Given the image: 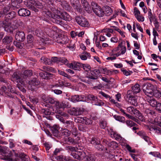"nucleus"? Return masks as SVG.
<instances>
[{"instance_id": "58836bf2", "label": "nucleus", "mask_w": 161, "mask_h": 161, "mask_svg": "<svg viewBox=\"0 0 161 161\" xmlns=\"http://www.w3.org/2000/svg\"><path fill=\"white\" fill-rule=\"evenodd\" d=\"M80 139V138L79 137H77V139L74 140V139L69 137H68L67 139L68 142L69 143H72L73 144H76L78 143V141Z\"/></svg>"}, {"instance_id": "09e8293b", "label": "nucleus", "mask_w": 161, "mask_h": 161, "mask_svg": "<svg viewBox=\"0 0 161 161\" xmlns=\"http://www.w3.org/2000/svg\"><path fill=\"white\" fill-rule=\"evenodd\" d=\"M148 17L151 23L154 21V19L153 16L151 12V9H149L148 12Z\"/></svg>"}, {"instance_id": "39448f33", "label": "nucleus", "mask_w": 161, "mask_h": 161, "mask_svg": "<svg viewBox=\"0 0 161 161\" xmlns=\"http://www.w3.org/2000/svg\"><path fill=\"white\" fill-rule=\"evenodd\" d=\"M125 98L128 102L132 105L135 106L137 105L136 97L134 96L131 91L129 90L128 91Z\"/></svg>"}, {"instance_id": "13d9d810", "label": "nucleus", "mask_w": 161, "mask_h": 161, "mask_svg": "<svg viewBox=\"0 0 161 161\" xmlns=\"http://www.w3.org/2000/svg\"><path fill=\"white\" fill-rule=\"evenodd\" d=\"M101 127L102 129H105L107 125V123L106 121L104 120H102L100 122V124Z\"/></svg>"}, {"instance_id": "052dcab7", "label": "nucleus", "mask_w": 161, "mask_h": 161, "mask_svg": "<svg viewBox=\"0 0 161 161\" xmlns=\"http://www.w3.org/2000/svg\"><path fill=\"white\" fill-rule=\"evenodd\" d=\"M87 159L88 161H95L96 159V157L93 154L89 156Z\"/></svg>"}, {"instance_id": "c756f323", "label": "nucleus", "mask_w": 161, "mask_h": 161, "mask_svg": "<svg viewBox=\"0 0 161 161\" xmlns=\"http://www.w3.org/2000/svg\"><path fill=\"white\" fill-rule=\"evenodd\" d=\"M41 62L45 64L51 65L50 59L48 58L45 57H42L41 59Z\"/></svg>"}, {"instance_id": "4d7b16f0", "label": "nucleus", "mask_w": 161, "mask_h": 161, "mask_svg": "<svg viewBox=\"0 0 161 161\" xmlns=\"http://www.w3.org/2000/svg\"><path fill=\"white\" fill-rule=\"evenodd\" d=\"M59 58L56 57H52L51 59H50V60H51V65L52 64L53 62L55 63L57 62L58 61L59 62Z\"/></svg>"}, {"instance_id": "4468645a", "label": "nucleus", "mask_w": 161, "mask_h": 161, "mask_svg": "<svg viewBox=\"0 0 161 161\" xmlns=\"http://www.w3.org/2000/svg\"><path fill=\"white\" fill-rule=\"evenodd\" d=\"M15 38L18 41H23L25 39V34L24 32L21 31H17L15 36Z\"/></svg>"}, {"instance_id": "72a5a7b5", "label": "nucleus", "mask_w": 161, "mask_h": 161, "mask_svg": "<svg viewBox=\"0 0 161 161\" xmlns=\"http://www.w3.org/2000/svg\"><path fill=\"white\" fill-rule=\"evenodd\" d=\"M132 89L133 91V93L134 92V93H137L140 91V86L138 84H136L134 86H132Z\"/></svg>"}, {"instance_id": "c03bdc74", "label": "nucleus", "mask_w": 161, "mask_h": 161, "mask_svg": "<svg viewBox=\"0 0 161 161\" xmlns=\"http://www.w3.org/2000/svg\"><path fill=\"white\" fill-rule=\"evenodd\" d=\"M114 117L116 120L122 122H124L125 120V117L122 116L115 115L114 116Z\"/></svg>"}, {"instance_id": "7c9ffc66", "label": "nucleus", "mask_w": 161, "mask_h": 161, "mask_svg": "<svg viewBox=\"0 0 161 161\" xmlns=\"http://www.w3.org/2000/svg\"><path fill=\"white\" fill-rule=\"evenodd\" d=\"M43 70L42 71H44L45 72H47V71L52 72H54L55 71L54 68L50 66H44L42 67Z\"/></svg>"}, {"instance_id": "f03ea898", "label": "nucleus", "mask_w": 161, "mask_h": 161, "mask_svg": "<svg viewBox=\"0 0 161 161\" xmlns=\"http://www.w3.org/2000/svg\"><path fill=\"white\" fill-rule=\"evenodd\" d=\"M9 7H4L2 11H0V18L4 17L8 19L14 18L16 16V13L14 11L9 12Z\"/></svg>"}, {"instance_id": "6ab92c4d", "label": "nucleus", "mask_w": 161, "mask_h": 161, "mask_svg": "<svg viewBox=\"0 0 161 161\" xmlns=\"http://www.w3.org/2000/svg\"><path fill=\"white\" fill-rule=\"evenodd\" d=\"M24 81L28 77L32 76L33 75L32 71L31 70H25L23 73L21 74Z\"/></svg>"}, {"instance_id": "a878e982", "label": "nucleus", "mask_w": 161, "mask_h": 161, "mask_svg": "<svg viewBox=\"0 0 161 161\" xmlns=\"http://www.w3.org/2000/svg\"><path fill=\"white\" fill-rule=\"evenodd\" d=\"M70 2L74 8L80 9V5L78 0H70Z\"/></svg>"}, {"instance_id": "2f4dec72", "label": "nucleus", "mask_w": 161, "mask_h": 161, "mask_svg": "<svg viewBox=\"0 0 161 161\" xmlns=\"http://www.w3.org/2000/svg\"><path fill=\"white\" fill-rule=\"evenodd\" d=\"M57 101L55 100L54 99L51 97H47L44 100V102L47 103H49L51 104H54L55 105Z\"/></svg>"}, {"instance_id": "4be33fe9", "label": "nucleus", "mask_w": 161, "mask_h": 161, "mask_svg": "<svg viewBox=\"0 0 161 161\" xmlns=\"http://www.w3.org/2000/svg\"><path fill=\"white\" fill-rule=\"evenodd\" d=\"M82 112L80 110V109L78 108H74L71 110L69 113L71 115H79L81 114Z\"/></svg>"}, {"instance_id": "412c9836", "label": "nucleus", "mask_w": 161, "mask_h": 161, "mask_svg": "<svg viewBox=\"0 0 161 161\" xmlns=\"http://www.w3.org/2000/svg\"><path fill=\"white\" fill-rule=\"evenodd\" d=\"M64 124V126L66 129L70 130L74 127V122L70 121H66L64 120V122H63Z\"/></svg>"}, {"instance_id": "6e6d98bb", "label": "nucleus", "mask_w": 161, "mask_h": 161, "mask_svg": "<svg viewBox=\"0 0 161 161\" xmlns=\"http://www.w3.org/2000/svg\"><path fill=\"white\" fill-rule=\"evenodd\" d=\"M55 112L56 113L60 114L61 116L64 117H67L68 116V115L67 114L65 113L64 112H63L60 110H58V109L56 110Z\"/></svg>"}, {"instance_id": "ddd939ff", "label": "nucleus", "mask_w": 161, "mask_h": 161, "mask_svg": "<svg viewBox=\"0 0 161 161\" xmlns=\"http://www.w3.org/2000/svg\"><path fill=\"white\" fill-rule=\"evenodd\" d=\"M55 106L58 108H69V103L68 102L64 101L60 103L59 101H57Z\"/></svg>"}, {"instance_id": "b1692460", "label": "nucleus", "mask_w": 161, "mask_h": 161, "mask_svg": "<svg viewBox=\"0 0 161 161\" xmlns=\"http://www.w3.org/2000/svg\"><path fill=\"white\" fill-rule=\"evenodd\" d=\"M151 97V96H150L147 98V101L152 107H155L156 106V104H157V102L154 99Z\"/></svg>"}, {"instance_id": "9d476101", "label": "nucleus", "mask_w": 161, "mask_h": 161, "mask_svg": "<svg viewBox=\"0 0 161 161\" xmlns=\"http://www.w3.org/2000/svg\"><path fill=\"white\" fill-rule=\"evenodd\" d=\"M127 110L131 114H135L140 120H142L143 119L142 114L138 110L135 109L133 107L130 106L128 107Z\"/></svg>"}, {"instance_id": "37998d69", "label": "nucleus", "mask_w": 161, "mask_h": 161, "mask_svg": "<svg viewBox=\"0 0 161 161\" xmlns=\"http://www.w3.org/2000/svg\"><path fill=\"white\" fill-rule=\"evenodd\" d=\"M87 99L91 101L96 102L97 100H98V98L97 97L92 94H89L87 96Z\"/></svg>"}, {"instance_id": "e433bc0d", "label": "nucleus", "mask_w": 161, "mask_h": 161, "mask_svg": "<svg viewBox=\"0 0 161 161\" xmlns=\"http://www.w3.org/2000/svg\"><path fill=\"white\" fill-rule=\"evenodd\" d=\"M101 69H95L91 71V75L95 76L96 77L98 78V75L101 73Z\"/></svg>"}, {"instance_id": "a19ab883", "label": "nucleus", "mask_w": 161, "mask_h": 161, "mask_svg": "<svg viewBox=\"0 0 161 161\" xmlns=\"http://www.w3.org/2000/svg\"><path fill=\"white\" fill-rule=\"evenodd\" d=\"M27 39L28 43L27 44L26 46L28 47L30 45L31 43L33 42V36L31 34H29L27 36Z\"/></svg>"}, {"instance_id": "ea45409f", "label": "nucleus", "mask_w": 161, "mask_h": 161, "mask_svg": "<svg viewBox=\"0 0 161 161\" xmlns=\"http://www.w3.org/2000/svg\"><path fill=\"white\" fill-rule=\"evenodd\" d=\"M81 64L79 62H75L73 63L72 69L75 70H79L80 69V66Z\"/></svg>"}, {"instance_id": "3c124183", "label": "nucleus", "mask_w": 161, "mask_h": 161, "mask_svg": "<svg viewBox=\"0 0 161 161\" xmlns=\"http://www.w3.org/2000/svg\"><path fill=\"white\" fill-rule=\"evenodd\" d=\"M126 123L127 125L130 127H131L133 126H135L136 125V123L133 122L132 121L130 120L126 121Z\"/></svg>"}, {"instance_id": "8fccbe9b", "label": "nucleus", "mask_w": 161, "mask_h": 161, "mask_svg": "<svg viewBox=\"0 0 161 161\" xmlns=\"http://www.w3.org/2000/svg\"><path fill=\"white\" fill-rule=\"evenodd\" d=\"M53 76V74L48 72H46L45 73V76L44 79L48 80Z\"/></svg>"}, {"instance_id": "774afa93", "label": "nucleus", "mask_w": 161, "mask_h": 161, "mask_svg": "<svg viewBox=\"0 0 161 161\" xmlns=\"http://www.w3.org/2000/svg\"><path fill=\"white\" fill-rule=\"evenodd\" d=\"M126 116L136 122L138 123V122L139 121L137 119L132 116L130 115L129 114H126Z\"/></svg>"}, {"instance_id": "5fc2aeb1", "label": "nucleus", "mask_w": 161, "mask_h": 161, "mask_svg": "<svg viewBox=\"0 0 161 161\" xmlns=\"http://www.w3.org/2000/svg\"><path fill=\"white\" fill-rule=\"evenodd\" d=\"M70 130V131L71 132V133L73 135H74L75 136H76L77 131L76 128L75 127V126H74V127H73L72 129H71Z\"/></svg>"}, {"instance_id": "680f3d73", "label": "nucleus", "mask_w": 161, "mask_h": 161, "mask_svg": "<svg viewBox=\"0 0 161 161\" xmlns=\"http://www.w3.org/2000/svg\"><path fill=\"white\" fill-rule=\"evenodd\" d=\"M144 112L147 114H150L151 115H153L155 114V112L154 111L147 108L145 110Z\"/></svg>"}, {"instance_id": "bb28decb", "label": "nucleus", "mask_w": 161, "mask_h": 161, "mask_svg": "<svg viewBox=\"0 0 161 161\" xmlns=\"http://www.w3.org/2000/svg\"><path fill=\"white\" fill-rule=\"evenodd\" d=\"M79 56L81 59L84 60L87 59V58H90L91 57L90 54L86 52H83L79 55Z\"/></svg>"}, {"instance_id": "c85d7f7f", "label": "nucleus", "mask_w": 161, "mask_h": 161, "mask_svg": "<svg viewBox=\"0 0 161 161\" xmlns=\"http://www.w3.org/2000/svg\"><path fill=\"white\" fill-rule=\"evenodd\" d=\"M138 134L143 139L147 142H149L150 139L147 136L145 132L140 131L138 133Z\"/></svg>"}, {"instance_id": "20e7f679", "label": "nucleus", "mask_w": 161, "mask_h": 161, "mask_svg": "<svg viewBox=\"0 0 161 161\" xmlns=\"http://www.w3.org/2000/svg\"><path fill=\"white\" fill-rule=\"evenodd\" d=\"M15 27L14 25H11L8 20L6 19L0 21V28L3 27L8 32H13Z\"/></svg>"}, {"instance_id": "c9c22d12", "label": "nucleus", "mask_w": 161, "mask_h": 161, "mask_svg": "<svg viewBox=\"0 0 161 161\" xmlns=\"http://www.w3.org/2000/svg\"><path fill=\"white\" fill-rule=\"evenodd\" d=\"M67 41V38L64 36L59 37L57 40L58 43L64 44L66 43Z\"/></svg>"}, {"instance_id": "0e129e2a", "label": "nucleus", "mask_w": 161, "mask_h": 161, "mask_svg": "<svg viewBox=\"0 0 161 161\" xmlns=\"http://www.w3.org/2000/svg\"><path fill=\"white\" fill-rule=\"evenodd\" d=\"M108 133L109 135H110L111 137L112 138H113L114 137V135L116 133L114 131L113 129H110L108 130Z\"/></svg>"}, {"instance_id": "79ce46f5", "label": "nucleus", "mask_w": 161, "mask_h": 161, "mask_svg": "<svg viewBox=\"0 0 161 161\" xmlns=\"http://www.w3.org/2000/svg\"><path fill=\"white\" fill-rule=\"evenodd\" d=\"M100 143L99 139L96 138H92L91 141V144L94 145L95 146L97 144H99Z\"/></svg>"}, {"instance_id": "603ef678", "label": "nucleus", "mask_w": 161, "mask_h": 161, "mask_svg": "<svg viewBox=\"0 0 161 161\" xmlns=\"http://www.w3.org/2000/svg\"><path fill=\"white\" fill-rule=\"evenodd\" d=\"M95 103V105L98 106H103L104 105V103L102 100L98 99L97 100Z\"/></svg>"}, {"instance_id": "5701e85b", "label": "nucleus", "mask_w": 161, "mask_h": 161, "mask_svg": "<svg viewBox=\"0 0 161 161\" xmlns=\"http://www.w3.org/2000/svg\"><path fill=\"white\" fill-rule=\"evenodd\" d=\"M16 157H19L20 158L21 161H28L29 157L24 153H21L19 155L17 153H15Z\"/></svg>"}, {"instance_id": "69168bd1", "label": "nucleus", "mask_w": 161, "mask_h": 161, "mask_svg": "<svg viewBox=\"0 0 161 161\" xmlns=\"http://www.w3.org/2000/svg\"><path fill=\"white\" fill-rule=\"evenodd\" d=\"M11 1L14 5H18L22 2V0H11Z\"/></svg>"}, {"instance_id": "4c0bfd02", "label": "nucleus", "mask_w": 161, "mask_h": 161, "mask_svg": "<svg viewBox=\"0 0 161 161\" xmlns=\"http://www.w3.org/2000/svg\"><path fill=\"white\" fill-rule=\"evenodd\" d=\"M82 4L85 8V9L86 11L89 10L90 7V5L86 0H81Z\"/></svg>"}, {"instance_id": "e2e57ef3", "label": "nucleus", "mask_w": 161, "mask_h": 161, "mask_svg": "<svg viewBox=\"0 0 161 161\" xmlns=\"http://www.w3.org/2000/svg\"><path fill=\"white\" fill-rule=\"evenodd\" d=\"M111 27H113L114 28V29L118 31L119 32L120 34L123 36L124 37H125V35H124V33L123 31H121L119 29L117 28L115 26H112Z\"/></svg>"}, {"instance_id": "dca6fc26", "label": "nucleus", "mask_w": 161, "mask_h": 161, "mask_svg": "<svg viewBox=\"0 0 161 161\" xmlns=\"http://www.w3.org/2000/svg\"><path fill=\"white\" fill-rule=\"evenodd\" d=\"M71 154L74 158L79 160H82L85 156V153L83 152H78L77 153L73 152L71 153Z\"/></svg>"}, {"instance_id": "de8ad7c7", "label": "nucleus", "mask_w": 161, "mask_h": 161, "mask_svg": "<svg viewBox=\"0 0 161 161\" xmlns=\"http://www.w3.org/2000/svg\"><path fill=\"white\" fill-rule=\"evenodd\" d=\"M149 154L152 155L154 157L161 158V155L159 153L157 152H151L149 153Z\"/></svg>"}, {"instance_id": "0eeeda50", "label": "nucleus", "mask_w": 161, "mask_h": 161, "mask_svg": "<svg viewBox=\"0 0 161 161\" xmlns=\"http://www.w3.org/2000/svg\"><path fill=\"white\" fill-rule=\"evenodd\" d=\"M28 88L31 91H36L40 84V81L36 78H33L28 82Z\"/></svg>"}, {"instance_id": "9b49d317", "label": "nucleus", "mask_w": 161, "mask_h": 161, "mask_svg": "<svg viewBox=\"0 0 161 161\" xmlns=\"http://www.w3.org/2000/svg\"><path fill=\"white\" fill-rule=\"evenodd\" d=\"M22 76V74L14 72L12 75L11 80H17V82H19L23 84H24V80Z\"/></svg>"}, {"instance_id": "a18cd8bd", "label": "nucleus", "mask_w": 161, "mask_h": 161, "mask_svg": "<svg viewBox=\"0 0 161 161\" xmlns=\"http://www.w3.org/2000/svg\"><path fill=\"white\" fill-rule=\"evenodd\" d=\"M33 1L29 0V1L25 2V5L29 9H31L33 5Z\"/></svg>"}, {"instance_id": "1a4fd4ad", "label": "nucleus", "mask_w": 161, "mask_h": 161, "mask_svg": "<svg viewBox=\"0 0 161 161\" xmlns=\"http://www.w3.org/2000/svg\"><path fill=\"white\" fill-rule=\"evenodd\" d=\"M77 23L82 27H86L89 25L88 22L86 19L82 16H78L75 18Z\"/></svg>"}, {"instance_id": "473e14b6", "label": "nucleus", "mask_w": 161, "mask_h": 161, "mask_svg": "<svg viewBox=\"0 0 161 161\" xmlns=\"http://www.w3.org/2000/svg\"><path fill=\"white\" fill-rule=\"evenodd\" d=\"M12 37L10 36H6L3 40V42L6 44H8L12 42Z\"/></svg>"}, {"instance_id": "49530a36", "label": "nucleus", "mask_w": 161, "mask_h": 161, "mask_svg": "<svg viewBox=\"0 0 161 161\" xmlns=\"http://www.w3.org/2000/svg\"><path fill=\"white\" fill-rule=\"evenodd\" d=\"M62 134L63 135L68 136L70 135V131H69V130L66 128L62 130Z\"/></svg>"}, {"instance_id": "f3484780", "label": "nucleus", "mask_w": 161, "mask_h": 161, "mask_svg": "<svg viewBox=\"0 0 161 161\" xmlns=\"http://www.w3.org/2000/svg\"><path fill=\"white\" fill-rule=\"evenodd\" d=\"M18 14L20 16L25 17L30 15V11L25 8H21L18 11Z\"/></svg>"}, {"instance_id": "423d86ee", "label": "nucleus", "mask_w": 161, "mask_h": 161, "mask_svg": "<svg viewBox=\"0 0 161 161\" xmlns=\"http://www.w3.org/2000/svg\"><path fill=\"white\" fill-rule=\"evenodd\" d=\"M91 7L93 12L97 16L102 17L104 15V12L101 7L95 2H92Z\"/></svg>"}, {"instance_id": "aec40b11", "label": "nucleus", "mask_w": 161, "mask_h": 161, "mask_svg": "<svg viewBox=\"0 0 161 161\" xmlns=\"http://www.w3.org/2000/svg\"><path fill=\"white\" fill-rule=\"evenodd\" d=\"M60 14H61V16L60 18L61 20V19H62L65 21H69L72 19L71 16L65 12H60Z\"/></svg>"}, {"instance_id": "cd10ccee", "label": "nucleus", "mask_w": 161, "mask_h": 161, "mask_svg": "<svg viewBox=\"0 0 161 161\" xmlns=\"http://www.w3.org/2000/svg\"><path fill=\"white\" fill-rule=\"evenodd\" d=\"M58 126L57 125H54L51 128V130L53 135L55 136H57L58 134Z\"/></svg>"}, {"instance_id": "bf43d9fd", "label": "nucleus", "mask_w": 161, "mask_h": 161, "mask_svg": "<svg viewBox=\"0 0 161 161\" xmlns=\"http://www.w3.org/2000/svg\"><path fill=\"white\" fill-rule=\"evenodd\" d=\"M121 70L123 72V74L126 76L129 75L132 73V72L131 71H127L126 70L123 69H122Z\"/></svg>"}, {"instance_id": "864d4df0", "label": "nucleus", "mask_w": 161, "mask_h": 161, "mask_svg": "<svg viewBox=\"0 0 161 161\" xmlns=\"http://www.w3.org/2000/svg\"><path fill=\"white\" fill-rule=\"evenodd\" d=\"M64 160L67 161H69L70 159L69 158H67L63 155H60L57 157V159Z\"/></svg>"}, {"instance_id": "2eb2a0df", "label": "nucleus", "mask_w": 161, "mask_h": 161, "mask_svg": "<svg viewBox=\"0 0 161 161\" xmlns=\"http://www.w3.org/2000/svg\"><path fill=\"white\" fill-rule=\"evenodd\" d=\"M70 100L73 102H76L79 101H84L85 99L82 96L75 95L69 98Z\"/></svg>"}, {"instance_id": "7ed1b4c3", "label": "nucleus", "mask_w": 161, "mask_h": 161, "mask_svg": "<svg viewBox=\"0 0 161 161\" xmlns=\"http://www.w3.org/2000/svg\"><path fill=\"white\" fill-rule=\"evenodd\" d=\"M0 153L3 156V158H1L6 161H11L12 160V153L8 148L6 147H2L0 145Z\"/></svg>"}, {"instance_id": "393cba45", "label": "nucleus", "mask_w": 161, "mask_h": 161, "mask_svg": "<svg viewBox=\"0 0 161 161\" xmlns=\"http://www.w3.org/2000/svg\"><path fill=\"white\" fill-rule=\"evenodd\" d=\"M104 14L106 16H109L112 13V10L111 8L108 6H104L103 8Z\"/></svg>"}, {"instance_id": "f257e3e1", "label": "nucleus", "mask_w": 161, "mask_h": 161, "mask_svg": "<svg viewBox=\"0 0 161 161\" xmlns=\"http://www.w3.org/2000/svg\"><path fill=\"white\" fill-rule=\"evenodd\" d=\"M48 3L49 4L48 7L50 8L52 11L53 13V14L49 12L48 14L49 17L52 18V21L54 23L60 25H63L64 22L63 21L60 20L61 16L60 15V11L58 10L56 7L53 6L54 3L52 4H50V2Z\"/></svg>"}, {"instance_id": "a211bd4d", "label": "nucleus", "mask_w": 161, "mask_h": 161, "mask_svg": "<svg viewBox=\"0 0 161 161\" xmlns=\"http://www.w3.org/2000/svg\"><path fill=\"white\" fill-rule=\"evenodd\" d=\"M77 119L78 120V122L82 123L83 124L89 125L92 123L91 120L86 117H78Z\"/></svg>"}, {"instance_id": "f704fd0d", "label": "nucleus", "mask_w": 161, "mask_h": 161, "mask_svg": "<svg viewBox=\"0 0 161 161\" xmlns=\"http://www.w3.org/2000/svg\"><path fill=\"white\" fill-rule=\"evenodd\" d=\"M101 72L104 74L111 75L113 74V72L112 71L108 70L106 68L101 69Z\"/></svg>"}, {"instance_id": "f8f14e48", "label": "nucleus", "mask_w": 161, "mask_h": 161, "mask_svg": "<svg viewBox=\"0 0 161 161\" xmlns=\"http://www.w3.org/2000/svg\"><path fill=\"white\" fill-rule=\"evenodd\" d=\"M41 113L43 118H46L47 119L50 120L53 119L51 115V112L48 109L43 108L42 109Z\"/></svg>"}, {"instance_id": "6e6552de", "label": "nucleus", "mask_w": 161, "mask_h": 161, "mask_svg": "<svg viewBox=\"0 0 161 161\" xmlns=\"http://www.w3.org/2000/svg\"><path fill=\"white\" fill-rule=\"evenodd\" d=\"M153 86L150 83H145L143 86L142 89L144 93L148 97L152 96L153 94Z\"/></svg>"}, {"instance_id": "338daca9", "label": "nucleus", "mask_w": 161, "mask_h": 161, "mask_svg": "<svg viewBox=\"0 0 161 161\" xmlns=\"http://www.w3.org/2000/svg\"><path fill=\"white\" fill-rule=\"evenodd\" d=\"M95 147L99 151H102L103 150V146L101 144H100V143L99 144H97L95 146Z\"/></svg>"}]
</instances>
